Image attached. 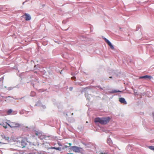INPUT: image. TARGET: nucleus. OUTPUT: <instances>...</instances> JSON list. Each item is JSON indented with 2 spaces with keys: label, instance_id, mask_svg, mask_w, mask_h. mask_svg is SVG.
I'll list each match as a JSON object with an SVG mask.
<instances>
[{
  "label": "nucleus",
  "instance_id": "nucleus-3",
  "mask_svg": "<svg viewBox=\"0 0 154 154\" xmlns=\"http://www.w3.org/2000/svg\"><path fill=\"white\" fill-rule=\"evenodd\" d=\"M7 124L12 128H18L20 126L21 124L16 122H10L9 123L6 122Z\"/></svg>",
  "mask_w": 154,
  "mask_h": 154
},
{
  "label": "nucleus",
  "instance_id": "nucleus-18",
  "mask_svg": "<svg viewBox=\"0 0 154 154\" xmlns=\"http://www.w3.org/2000/svg\"><path fill=\"white\" fill-rule=\"evenodd\" d=\"M68 144L69 146H71L72 145V144L71 143H69Z\"/></svg>",
  "mask_w": 154,
  "mask_h": 154
},
{
  "label": "nucleus",
  "instance_id": "nucleus-8",
  "mask_svg": "<svg viewBox=\"0 0 154 154\" xmlns=\"http://www.w3.org/2000/svg\"><path fill=\"white\" fill-rule=\"evenodd\" d=\"M119 101L122 103H123L124 104H126L127 103L126 101L124 98L121 97L119 98Z\"/></svg>",
  "mask_w": 154,
  "mask_h": 154
},
{
  "label": "nucleus",
  "instance_id": "nucleus-10",
  "mask_svg": "<svg viewBox=\"0 0 154 154\" xmlns=\"http://www.w3.org/2000/svg\"><path fill=\"white\" fill-rule=\"evenodd\" d=\"M3 139L6 141H8L9 140V138L8 137H7L5 135H3L2 136Z\"/></svg>",
  "mask_w": 154,
  "mask_h": 154
},
{
  "label": "nucleus",
  "instance_id": "nucleus-22",
  "mask_svg": "<svg viewBox=\"0 0 154 154\" xmlns=\"http://www.w3.org/2000/svg\"><path fill=\"white\" fill-rule=\"evenodd\" d=\"M112 78V77H109V78Z\"/></svg>",
  "mask_w": 154,
  "mask_h": 154
},
{
  "label": "nucleus",
  "instance_id": "nucleus-20",
  "mask_svg": "<svg viewBox=\"0 0 154 154\" xmlns=\"http://www.w3.org/2000/svg\"><path fill=\"white\" fill-rule=\"evenodd\" d=\"M101 154H107L106 153H103V152H101L100 153Z\"/></svg>",
  "mask_w": 154,
  "mask_h": 154
},
{
  "label": "nucleus",
  "instance_id": "nucleus-24",
  "mask_svg": "<svg viewBox=\"0 0 154 154\" xmlns=\"http://www.w3.org/2000/svg\"><path fill=\"white\" fill-rule=\"evenodd\" d=\"M88 122H86L87 123H88Z\"/></svg>",
  "mask_w": 154,
  "mask_h": 154
},
{
  "label": "nucleus",
  "instance_id": "nucleus-6",
  "mask_svg": "<svg viewBox=\"0 0 154 154\" xmlns=\"http://www.w3.org/2000/svg\"><path fill=\"white\" fill-rule=\"evenodd\" d=\"M25 17V20L26 21L29 20L31 19L30 16L28 14L25 13L24 15L22 16V17Z\"/></svg>",
  "mask_w": 154,
  "mask_h": 154
},
{
  "label": "nucleus",
  "instance_id": "nucleus-4",
  "mask_svg": "<svg viewBox=\"0 0 154 154\" xmlns=\"http://www.w3.org/2000/svg\"><path fill=\"white\" fill-rule=\"evenodd\" d=\"M27 139L26 138H22L20 142V145H19V146L22 148L24 147L27 144Z\"/></svg>",
  "mask_w": 154,
  "mask_h": 154
},
{
  "label": "nucleus",
  "instance_id": "nucleus-1",
  "mask_svg": "<svg viewBox=\"0 0 154 154\" xmlns=\"http://www.w3.org/2000/svg\"><path fill=\"white\" fill-rule=\"evenodd\" d=\"M110 120L109 117L96 118L94 119L95 123L99 122L102 125H105L108 123Z\"/></svg>",
  "mask_w": 154,
  "mask_h": 154
},
{
  "label": "nucleus",
  "instance_id": "nucleus-11",
  "mask_svg": "<svg viewBox=\"0 0 154 154\" xmlns=\"http://www.w3.org/2000/svg\"><path fill=\"white\" fill-rule=\"evenodd\" d=\"M107 143L110 146H112V141L109 139H107Z\"/></svg>",
  "mask_w": 154,
  "mask_h": 154
},
{
  "label": "nucleus",
  "instance_id": "nucleus-2",
  "mask_svg": "<svg viewBox=\"0 0 154 154\" xmlns=\"http://www.w3.org/2000/svg\"><path fill=\"white\" fill-rule=\"evenodd\" d=\"M71 149L73 152L76 153H82L84 152V150L82 148L75 146H72Z\"/></svg>",
  "mask_w": 154,
  "mask_h": 154
},
{
  "label": "nucleus",
  "instance_id": "nucleus-13",
  "mask_svg": "<svg viewBox=\"0 0 154 154\" xmlns=\"http://www.w3.org/2000/svg\"><path fill=\"white\" fill-rule=\"evenodd\" d=\"M148 147L150 149L153 150L154 152V146H149Z\"/></svg>",
  "mask_w": 154,
  "mask_h": 154
},
{
  "label": "nucleus",
  "instance_id": "nucleus-23",
  "mask_svg": "<svg viewBox=\"0 0 154 154\" xmlns=\"http://www.w3.org/2000/svg\"><path fill=\"white\" fill-rule=\"evenodd\" d=\"M74 78V77H72V79H73V78Z\"/></svg>",
  "mask_w": 154,
  "mask_h": 154
},
{
  "label": "nucleus",
  "instance_id": "nucleus-16",
  "mask_svg": "<svg viewBox=\"0 0 154 154\" xmlns=\"http://www.w3.org/2000/svg\"><path fill=\"white\" fill-rule=\"evenodd\" d=\"M53 149H55L57 150H60V148H59V147H58V148H56V147H54L53 148Z\"/></svg>",
  "mask_w": 154,
  "mask_h": 154
},
{
  "label": "nucleus",
  "instance_id": "nucleus-12",
  "mask_svg": "<svg viewBox=\"0 0 154 154\" xmlns=\"http://www.w3.org/2000/svg\"><path fill=\"white\" fill-rule=\"evenodd\" d=\"M12 112V110L11 109H9L7 112V113L8 115H9L11 113V112Z\"/></svg>",
  "mask_w": 154,
  "mask_h": 154
},
{
  "label": "nucleus",
  "instance_id": "nucleus-21",
  "mask_svg": "<svg viewBox=\"0 0 154 154\" xmlns=\"http://www.w3.org/2000/svg\"><path fill=\"white\" fill-rule=\"evenodd\" d=\"M67 154H73L72 153H68Z\"/></svg>",
  "mask_w": 154,
  "mask_h": 154
},
{
  "label": "nucleus",
  "instance_id": "nucleus-9",
  "mask_svg": "<svg viewBox=\"0 0 154 154\" xmlns=\"http://www.w3.org/2000/svg\"><path fill=\"white\" fill-rule=\"evenodd\" d=\"M152 78V77L148 75H146L143 76H140L139 77L140 79H151Z\"/></svg>",
  "mask_w": 154,
  "mask_h": 154
},
{
  "label": "nucleus",
  "instance_id": "nucleus-14",
  "mask_svg": "<svg viewBox=\"0 0 154 154\" xmlns=\"http://www.w3.org/2000/svg\"><path fill=\"white\" fill-rule=\"evenodd\" d=\"M36 94L35 92L34 91H32L31 92V95L32 96H34Z\"/></svg>",
  "mask_w": 154,
  "mask_h": 154
},
{
  "label": "nucleus",
  "instance_id": "nucleus-15",
  "mask_svg": "<svg viewBox=\"0 0 154 154\" xmlns=\"http://www.w3.org/2000/svg\"><path fill=\"white\" fill-rule=\"evenodd\" d=\"M121 92V91L119 90L117 91V90H113V91H112V92L113 93H116V92Z\"/></svg>",
  "mask_w": 154,
  "mask_h": 154
},
{
  "label": "nucleus",
  "instance_id": "nucleus-7",
  "mask_svg": "<svg viewBox=\"0 0 154 154\" xmlns=\"http://www.w3.org/2000/svg\"><path fill=\"white\" fill-rule=\"evenodd\" d=\"M104 40L106 43L110 46V48L112 50H114V47L110 42L106 38H105Z\"/></svg>",
  "mask_w": 154,
  "mask_h": 154
},
{
  "label": "nucleus",
  "instance_id": "nucleus-19",
  "mask_svg": "<svg viewBox=\"0 0 154 154\" xmlns=\"http://www.w3.org/2000/svg\"><path fill=\"white\" fill-rule=\"evenodd\" d=\"M72 87H70V88H69V89L71 91L72 90Z\"/></svg>",
  "mask_w": 154,
  "mask_h": 154
},
{
  "label": "nucleus",
  "instance_id": "nucleus-5",
  "mask_svg": "<svg viewBox=\"0 0 154 154\" xmlns=\"http://www.w3.org/2000/svg\"><path fill=\"white\" fill-rule=\"evenodd\" d=\"M35 134L37 136H38L39 138L41 140H43L44 139L48 140V139H47V138H49L50 137V136H46L45 135L41 134H38L37 133H35Z\"/></svg>",
  "mask_w": 154,
  "mask_h": 154
},
{
  "label": "nucleus",
  "instance_id": "nucleus-17",
  "mask_svg": "<svg viewBox=\"0 0 154 154\" xmlns=\"http://www.w3.org/2000/svg\"><path fill=\"white\" fill-rule=\"evenodd\" d=\"M3 127L5 128H7V127L6 126H3Z\"/></svg>",
  "mask_w": 154,
  "mask_h": 154
}]
</instances>
